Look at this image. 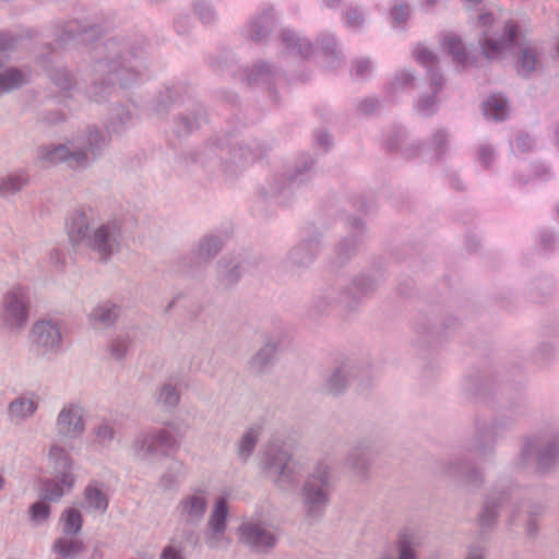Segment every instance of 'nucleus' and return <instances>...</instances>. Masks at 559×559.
<instances>
[{
    "label": "nucleus",
    "instance_id": "nucleus-1",
    "mask_svg": "<svg viewBox=\"0 0 559 559\" xmlns=\"http://www.w3.org/2000/svg\"><path fill=\"white\" fill-rule=\"evenodd\" d=\"M478 22L484 27L479 45L487 59H499L512 47H518L516 70L526 76L535 72L542 64V51L538 45L526 38L520 26L513 22L503 25L501 33L493 26L491 14H480Z\"/></svg>",
    "mask_w": 559,
    "mask_h": 559
},
{
    "label": "nucleus",
    "instance_id": "nucleus-2",
    "mask_svg": "<svg viewBox=\"0 0 559 559\" xmlns=\"http://www.w3.org/2000/svg\"><path fill=\"white\" fill-rule=\"evenodd\" d=\"M108 144V136L96 127H87L58 143L36 150V162L43 166L66 164L70 168H86L98 158Z\"/></svg>",
    "mask_w": 559,
    "mask_h": 559
},
{
    "label": "nucleus",
    "instance_id": "nucleus-3",
    "mask_svg": "<svg viewBox=\"0 0 559 559\" xmlns=\"http://www.w3.org/2000/svg\"><path fill=\"white\" fill-rule=\"evenodd\" d=\"M67 234L73 246H84L105 261L118 251L121 239L119 224L116 221L99 222L92 207L75 210L70 215Z\"/></svg>",
    "mask_w": 559,
    "mask_h": 559
},
{
    "label": "nucleus",
    "instance_id": "nucleus-4",
    "mask_svg": "<svg viewBox=\"0 0 559 559\" xmlns=\"http://www.w3.org/2000/svg\"><path fill=\"white\" fill-rule=\"evenodd\" d=\"M32 296L28 286L13 284L1 296L0 333L16 335L28 324Z\"/></svg>",
    "mask_w": 559,
    "mask_h": 559
},
{
    "label": "nucleus",
    "instance_id": "nucleus-5",
    "mask_svg": "<svg viewBox=\"0 0 559 559\" xmlns=\"http://www.w3.org/2000/svg\"><path fill=\"white\" fill-rule=\"evenodd\" d=\"M331 471L326 460L319 461L301 486L299 498L309 519H319L326 510L331 495Z\"/></svg>",
    "mask_w": 559,
    "mask_h": 559
},
{
    "label": "nucleus",
    "instance_id": "nucleus-6",
    "mask_svg": "<svg viewBox=\"0 0 559 559\" xmlns=\"http://www.w3.org/2000/svg\"><path fill=\"white\" fill-rule=\"evenodd\" d=\"M178 447V440L167 428H150L138 433L129 447L130 455L138 462L150 463L164 450Z\"/></svg>",
    "mask_w": 559,
    "mask_h": 559
},
{
    "label": "nucleus",
    "instance_id": "nucleus-7",
    "mask_svg": "<svg viewBox=\"0 0 559 559\" xmlns=\"http://www.w3.org/2000/svg\"><path fill=\"white\" fill-rule=\"evenodd\" d=\"M264 472L266 476L282 489H288L295 486L299 478L300 468L292 454L274 445H269L265 450Z\"/></svg>",
    "mask_w": 559,
    "mask_h": 559
},
{
    "label": "nucleus",
    "instance_id": "nucleus-8",
    "mask_svg": "<svg viewBox=\"0 0 559 559\" xmlns=\"http://www.w3.org/2000/svg\"><path fill=\"white\" fill-rule=\"evenodd\" d=\"M87 429V409L83 402L72 400L60 407L55 418V430L63 440L81 438Z\"/></svg>",
    "mask_w": 559,
    "mask_h": 559
},
{
    "label": "nucleus",
    "instance_id": "nucleus-9",
    "mask_svg": "<svg viewBox=\"0 0 559 559\" xmlns=\"http://www.w3.org/2000/svg\"><path fill=\"white\" fill-rule=\"evenodd\" d=\"M210 491L205 486L190 488L177 502L174 514L185 526H198L209 509Z\"/></svg>",
    "mask_w": 559,
    "mask_h": 559
},
{
    "label": "nucleus",
    "instance_id": "nucleus-10",
    "mask_svg": "<svg viewBox=\"0 0 559 559\" xmlns=\"http://www.w3.org/2000/svg\"><path fill=\"white\" fill-rule=\"evenodd\" d=\"M28 338L40 355L58 354L63 344L62 322L51 318L39 319L32 325Z\"/></svg>",
    "mask_w": 559,
    "mask_h": 559
},
{
    "label": "nucleus",
    "instance_id": "nucleus-11",
    "mask_svg": "<svg viewBox=\"0 0 559 559\" xmlns=\"http://www.w3.org/2000/svg\"><path fill=\"white\" fill-rule=\"evenodd\" d=\"M241 544L254 552H266L276 545L274 530L259 516L243 519L237 530Z\"/></svg>",
    "mask_w": 559,
    "mask_h": 559
},
{
    "label": "nucleus",
    "instance_id": "nucleus-12",
    "mask_svg": "<svg viewBox=\"0 0 559 559\" xmlns=\"http://www.w3.org/2000/svg\"><path fill=\"white\" fill-rule=\"evenodd\" d=\"M520 455L523 463L534 460L537 467L545 472L556 463L558 447L555 444L546 445L539 439H528L523 443Z\"/></svg>",
    "mask_w": 559,
    "mask_h": 559
},
{
    "label": "nucleus",
    "instance_id": "nucleus-13",
    "mask_svg": "<svg viewBox=\"0 0 559 559\" xmlns=\"http://www.w3.org/2000/svg\"><path fill=\"white\" fill-rule=\"evenodd\" d=\"M39 395L33 391L17 395L8 405L9 421L15 426L25 424L35 416L39 408Z\"/></svg>",
    "mask_w": 559,
    "mask_h": 559
},
{
    "label": "nucleus",
    "instance_id": "nucleus-14",
    "mask_svg": "<svg viewBox=\"0 0 559 559\" xmlns=\"http://www.w3.org/2000/svg\"><path fill=\"white\" fill-rule=\"evenodd\" d=\"M420 535L414 528H404L399 534L394 545L377 559H417L420 546Z\"/></svg>",
    "mask_w": 559,
    "mask_h": 559
},
{
    "label": "nucleus",
    "instance_id": "nucleus-15",
    "mask_svg": "<svg viewBox=\"0 0 559 559\" xmlns=\"http://www.w3.org/2000/svg\"><path fill=\"white\" fill-rule=\"evenodd\" d=\"M76 479L73 472L57 473L56 479L43 483L41 497L49 501H58L74 488Z\"/></svg>",
    "mask_w": 559,
    "mask_h": 559
},
{
    "label": "nucleus",
    "instance_id": "nucleus-16",
    "mask_svg": "<svg viewBox=\"0 0 559 559\" xmlns=\"http://www.w3.org/2000/svg\"><path fill=\"white\" fill-rule=\"evenodd\" d=\"M120 308L111 302L104 301L96 305L88 314L90 323L95 328L111 326L118 319Z\"/></svg>",
    "mask_w": 559,
    "mask_h": 559
},
{
    "label": "nucleus",
    "instance_id": "nucleus-17",
    "mask_svg": "<svg viewBox=\"0 0 559 559\" xmlns=\"http://www.w3.org/2000/svg\"><path fill=\"white\" fill-rule=\"evenodd\" d=\"M263 432V424L254 423L246 428L237 443V455L241 461H247L253 453L255 445Z\"/></svg>",
    "mask_w": 559,
    "mask_h": 559
},
{
    "label": "nucleus",
    "instance_id": "nucleus-18",
    "mask_svg": "<svg viewBox=\"0 0 559 559\" xmlns=\"http://www.w3.org/2000/svg\"><path fill=\"white\" fill-rule=\"evenodd\" d=\"M48 464L56 471V473L73 472L74 460L69 451L59 443H52L47 451Z\"/></svg>",
    "mask_w": 559,
    "mask_h": 559
},
{
    "label": "nucleus",
    "instance_id": "nucleus-19",
    "mask_svg": "<svg viewBox=\"0 0 559 559\" xmlns=\"http://www.w3.org/2000/svg\"><path fill=\"white\" fill-rule=\"evenodd\" d=\"M278 348V343L274 340H270L251 357L249 360V368L253 372H264L267 370L274 359Z\"/></svg>",
    "mask_w": 559,
    "mask_h": 559
},
{
    "label": "nucleus",
    "instance_id": "nucleus-20",
    "mask_svg": "<svg viewBox=\"0 0 559 559\" xmlns=\"http://www.w3.org/2000/svg\"><path fill=\"white\" fill-rule=\"evenodd\" d=\"M430 80L432 93L421 95L415 105V110L420 116H430L438 109L437 92L442 86V79L438 73L430 72Z\"/></svg>",
    "mask_w": 559,
    "mask_h": 559
},
{
    "label": "nucleus",
    "instance_id": "nucleus-21",
    "mask_svg": "<svg viewBox=\"0 0 559 559\" xmlns=\"http://www.w3.org/2000/svg\"><path fill=\"white\" fill-rule=\"evenodd\" d=\"M229 507L226 497H218L210 511L206 528L213 531H227Z\"/></svg>",
    "mask_w": 559,
    "mask_h": 559
},
{
    "label": "nucleus",
    "instance_id": "nucleus-22",
    "mask_svg": "<svg viewBox=\"0 0 559 559\" xmlns=\"http://www.w3.org/2000/svg\"><path fill=\"white\" fill-rule=\"evenodd\" d=\"M353 376L354 370L349 362H343L335 367L326 379L328 391L333 394L342 392Z\"/></svg>",
    "mask_w": 559,
    "mask_h": 559
},
{
    "label": "nucleus",
    "instance_id": "nucleus-23",
    "mask_svg": "<svg viewBox=\"0 0 559 559\" xmlns=\"http://www.w3.org/2000/svg\"><path fill=\"white\" fill-rule=\"evenodd\" d=\"M28 80V73L19 68L0 69V95L19 88Z\"/></svg>",
    "mask_w": 559,
    "mask_h": 559
},
{
    "label": "nucleus",
    "instance_id": "nucleus-24",
    "mask_svg": "<svg viewBox=\"0 0 559 559\" xmlns=\"http://www.w3.org/2000/svg\"><path fill=\"white\" fill-rule=\"evenodd\" d=\"M84 500L88 509L98 513H105L108 508V498L96 481H92L85 487Z\"/></svg>",
    "mask_w": 559,
    "mask_h": 559
},
{
    "label": "nucleus",
    "instance_id": "nucleus-25",
    "mask_svg": "<svg viewBox=\"0 0 559 559\" xmlns=\"http://www.w3.org/2000/svg\"><path fill=\"white\" fill-rule=\"evenodd\" d=\"M442 48L448 51L453 57V60L462 67H467L473 63L459 36L454 34L444 36L442 40Z\"/></svg>",
    "mask_w": 559,
    "mask_h": 559
},
{
    "label": "nucleus",
    "instance_id": "nucleus-26",
    "mask_svg": "<svg viewBox=\"0 0 559 559\" xmlns=\"http://www.w3.org/2000/svg\"><path fill=\"white\" fill-rule=\"evenodd\" d=\"M484 115L491 120H503L509 114L507 99L502 95H490L483 104Z\"/></svg>",
    "mask_w": 559,
    "mask_h": 559
},
{
    "label": "nucleus",
    "instance_id": "nucleus-27",
    "mask_svg": "<svg viewBox=\"0 0 559 559\" xmlns=\"http://www.w3.org/2000/svg\"><path fill=\"white\" fill-rule=\"evenodd\" d=\"M84 549V545L80 539L73 536H63L58 538L52 547L55 554L58 555L57 559L74 558Z\"/></svg>",
    "mask_w": 559,
    "mask_h": 559
},
{
    "label": "nucleus",
    "instance_id": "nucleus-28",
    "mask_svg": "<svg viewBox=\"0 0 559 559\" xmlns=\"http://www.w3.org/2000/svg\"><path fill=\"white\" fill-rule=\"evenodd\" d=\"M282 41L285 48L292 55H298L301 58H308L312 52V47L306 38L297 36L292 31H284L282 33Z\"/></svg>",
    "mask_w": 559,
    "mask_h": 559
},
{
    "label": "nucleus",
    "instance_id": "nucleus-29",
    "mask_svg": "<svg viewBox=\"0 0 559 559\" xmlns=\"http://www.w3.org/2000/svg\"><path fill=\"white\" fill-rule=\"evenodd\" d=\"M28 182V176L25 171L19 170L10 173L0 179V194L11 195L21 191Z\"/></svg>",
    "mask_w": 559,
    "mask_h": 559
},
{
    "label": "nucleus",
    "instance_id": "nucleus-30",
    "mask_svg": "<svg viewBox=\"0 0 559 559\" xmlns=\"http://www.w3.org/2000/svg\"><path fill=\"white\" fill-rule=\"evenodd\" d=\"M222 248V241L218 237L207 236L200 240L194 250V255L198 262H206L214 258Z\"/></svg>",
    "mask_w": 559,
    "mask_h": 559
},
{
    "label": "nucleus",
    "instance_id": "nucleus-31",
    "mask_svg": "<svg viewBox=\"0 0 559 559\" xmlns=\"http://www.w3.org/2000/svg\"><path fill=\"white\" fill-rule=\"evenodd\" d=\"M60 522L62 524V532L68 536H75L81 532L83 518L82 513L76 508H69L63 511Z\"/></svg>",
    "mask_w": 559,
    "mask_h": 559
},
{
    "label": "nucleus",
    "instance_id": "nucleus-32",
    "mask_svg": "<svg viewBox=\"0 0 559 559\" xmlns=\"http://www.w3.org/2000/svg\"><path fill=\"white\" fill-rule=\"evenodd\" d=\"M180 402V394L171 383L162 384L156 392V403L166 409H174Z\"/></svg>",
    "mask_w": 559,
    "mask_h": 559
},
{
    "label": "nucleus",
    "instance_id": "nucleus-33",
    "mask_svg": "<svg viewBox=\"0 0 559 559\" xmlns=\"http://www.w3.org/2000/svg\"><path fill=\"white\" fill-rule=\"evenodd\" d=\"M117 430L115 425L108 420L103 419L100 420L94 428H93V437L94 441L102 445L107 447L114 439L116 438Z\"/></svg>",
    "mask_w": 559,
    "mask_h": 559
},
{
    "label": "nucleus",
    "instance_id": "nucleus-34",
    "mask_svg": "<svg viewBox=\"0 0 559 559\" xmlns=\"http://www.w3.org/2000/svg\"><path fill=\"white\" fill-rule=\"evenodd\" d=\"M345 466L354 474L362 476L368 466L365 451L360 448L353 449L345 460Z\"/></svg>",
    "mask_w": 559,
    "mask_h": 559
},
{
    "label": "nucleus",
    "instance_id": "nucleus-35",
    "mask_svg": "<svg viewBox=\"0 0 559 559\" xmlns=\"http://www.w3.org/2000/svg\"><path fill=\"white\" fill-rule=\"evenodd\" d=\"M204 542L210 549H226L230 545L226 531L222 530L216 532L206 528Z\"/></svg>",
    "mask_w": 559,
    "mask_h": 559
},
{
    "label": "nucleus",
    "instance_id": "nucleus-36",
    "mask_svg": "<svg viewBox=\"0 0 559 559\" xmlns=\"http://www.w3.org/2000/svg\"><path fill=\"white\" fill-rule=\"evenodd\" d=\"M130 347V340L127 335H118L111 340L108 349L110 355L116 359H122Z\"/></svg>",
    "mask_w": 559,
    "mask_h": 559
},
{
    "label": "nucleus",
    "instance_id": "nucleus-37",
    "mask_svg": "<svg viewBox=\"0 0 559 559\" xmlns=\"http://www.w3.org/2000/svg\"><path fill=\"white\" fill-rule=\"evenodd\" d=\"M414 76L408 71L399 72L390 85V93L392 95L404 91L408 86H412Z\"/></svg>",
    "mask_w": 559,
    "mask_h": 559
},
{
    "label": "nucleus",
    "instance_id": "nucleus-38",
    "mask_svg": "<svg viewBox=\"0 0 559 559\" xmlns=\"http://www.w3.org/2000/svg\"><path fill=\"white\" fill-rule=\"evenodd\" d=\"M448 144V135L443 130H438L431 138L430 146L432 156L439 157L445 152Z\"/></svg>",
    "mask_w": 559,
    "mask_h": 559
},
{
    "label": "nucleus",
    "instance_id": "nucleus-39",
    "mask_svg": "<svg viewBox=\"0 0 559 559\" xmlns=\"http://www.w3.org/2000/svg\"><path fill=\"white\" fill-rule=\"evenodd\" d=\"M29 513H31V519L34 522L40 524V523L46 522L47 519L49 518L50 507L43 501H38V502H35L31 507Z\"/></svg>",
    "mask_w": 559,
    "mask_h": 559
},
{
    "label": "nucleus",
    "instance_id": "nucleus-40",
    "mask_svg": "<svg viewBox=\"0 0 559 559\" xmlns=\"http://www.w3.org/2000/svg\"><path fill=\"white\" fill-rule=\"evenodd\" d=\"M159 559H186L183 547L175 540H170L163 547Z\"/></svg>",
    "mask_w": 559,
    "mask_h": 559
},
{
    "label": "nucleus",
    "instance_id": "nucleus-41",
    "mask_svg": "<svg viewBox=\"0 0 559 559\" xmlns=\"http://www.w3.org/2000/svg\"><path fill=\"white\" fill-rule=\"evenodd\" d=\"M415 59L425 66L429 71L436 63V56L425 47H417L414 51Z\"/></svg>",
    "mask_w": 559,
    "mask_h": 559
},
{
    "label": "nucleus",
    "instance_id": "nucleus-42",
    "mask_svg": "<svg viewBox=\"0 0 559 559\" xmlns=\"http://www.w3.org/2000/svg\"><path fill=\"white\" fill-rule=\"evenodd\" d=\"M313 255L314 254L312 252H309L307 248L304 246L295 248L290 252L292 261L297 264H307L312 260Z\"/></svg>",
    "mask_w": 559,
    "mask_h": 559
},
{
    "label": "nucleus",
    "instance_id": "nucleus-43",
    "mask_svg": "<svg viewBox=\"0 0 559 559\" xmlns=\"http://www.w3.org/2000/svg\"><path fill=\"white\" fill-rule=\"evenodd\" d=\"M48 261L49 263L61 266L66 264L67 254L62 248L55 247L48 252Z\"/></svg>",
    "mask_w": 559,
    "mask_h": 559
},
{
    "label": "nucleus",
    "instance_id": "nucleus-44",
    "mask_svg": "<svg viewBox=\"0 0 559 559\" xmlns=\"http://www.w3.org/2000/svg\"><path fill=\"white\" fill-rule=\"evenodd\" d=\"M409 15V9L407 5H395L391 10V16L396 25L404 23Z\"/></svg>",
    "mask_w": 559,
    "mask_h": 559
},
{
    "label": "nucleus",
    "instance_id": "nucleus-45",
    "mask_svg": "<svg viewBox=\"0 0 559 559\" xmlns=\"http://www.w3.org/2000/svg\"><path fill=\"white\" fill-rule=\"evenodd\" d=\"M269 72H270V68L266 64H259L248 75V82L250 84L258 83V82L264 80V78L269 75Z\"/></svg>",
    "mask_w": 559,
    "mask_h": 559
},
{
    "label": "nucleus",
    "instance_id": "nucleus-46",
    "mask_svg": "<svg viewBox=\"0 0 559 559\" xmlns=\"http://www.w3.org/2000/svg\"><path fill=\"white\" fill-rule=\"evenodd\" d=\"M372 69V64L368 59L357 60L353 68V74L357 78L366 76Z\"/></svg>",
    "mask_w": 559,
    "mask_h": 559
},
{
    "label": "nucleus",
    "instance_id": "nucleus-47",
    "mask_svg": "<svg viewBox=\"0 0 559 559\" xmlns=\"http://www.w3.org/2000/svg\"><path fill=\"white\" fill-rule=\"evenodd\" d=\"M533 146V140L527 134H521L514 142V150L519 153L527 152Z\"/></svg>",
    "mask_w": 559,
    "mask_h": 559
},
{
    "label": "nucleus",
    "instance_id": "nucleus-48",
    "mask_svg": "<svg viewBox=\"0 0 559 559\" xmlns=\"http://www.w3.org/2000/svg\"><path fill=\"white\" fill-rule=\"evenodd\" d=\"M364 17L357 10H349L346 13V25L352 28H358L361 26Z\"/></svg>",
    "mask_w": 559,
    "mask_h": 559
},
{
    "label": "nucleus",
    "instance_id": "nucleus-49",
    "mask_svg": "<svg viewBox=\"0 0 559 559\" xmlns=\"http://www.w3.org/2000/svg\"><path fill=\"white\" fill-rule=\"evenodd\" d=\"M16 45V39L8 34L0 33V52H7L12 50Z\"/></svg>",
    "mask_w": 559,
    "mask_h": 559
},
{
    "label": "nucleus",
    "instance_id": "nucleus-50",
    "mask_svg": "<svg viewBox=\"0 0 559 559\" xmlns=\"http://www.w3.org/2000/svg\"><path fill=\"white\" fill-rule=\"evenodd\" d=\"M328 40H329V43H328V45H326V47L324 49H325L326 56L331 55L330 56L331 57V61L329 62V66L331 68H335V67H337L340 64V59L335 55L336 53V43H335L333 37H330Z\"/></svg>",
    "mask_w": 559,
    "mask_h": 559
},
{
    "label": "nucleus",
    "instance_id": "nucleus-51",
    "mask_svg": "<svg viewBox=\"0 0 559 559\" xmlns=\"http://www.w3.org/2000/svg\"><path fill=\"white\" fill-rule=\"evenodd\" d=\"M496 518V510L489 503H487L484 508V511L480 514V522L484 525L489 524Z\"/></svg>",
    "mask_w": 559,
    "mask_h": 559
},
{
    "label": "nucleus",
    "instance_id": "nucleus-52",
    "mask_svg": "<svg viewBox=\"0 0 559 559\" xmlns=\"http://www.w3.org/2000/svg\"><path fill=\"white\" fill-rule=\"evenodd\" d=\"M492 156H493V151L491 150V147H489L487 145L480 146L479 152H478V159L480 163H483L484 165H488L489 162L491 160Z\"/></svg>",
    "mask_w": 559,
    "mask_h": 559
},
{
    "label": "nucleus",
    "instance_id": "nucleus-53",
    "mask_svg": "<svg viewBox=\"0 0 559 559\" xmlns=\"http://www.w3.org/2000/svg\"><path fill=\"white\" fill-rule=\"evenodd\" d=\"M55 82L58 86H60L62 90H67L70 87V75L68 72L63 71L59 73L55 78Z\"/></svg>",
    "mask_w": 559,
    "mask_h": 559
},
{
    "label": "nucleus",
    "instance_id": "nucleus-54",
    "mask_svg": "<svg viewBox=\"0 0 559 559\" xmlns=\"http://www.w3.org/2000/svg\"><path fill=\"white\" fill-rule=\"evenodd\" d=\"M199 15L201 17V20L205 23H209L213 20L214 17V12L212 10L211 7L209 5H201L199 8Z\"/></svg>",
    "mask_w": 559,
    "mask_h": 559
},
{
    "label": "nucleus",
    "instance_id": "nucleus-55",
    "mask_svg": "<svg viewBox=\"0 0 559 559\" xmlns=\"http://www.w3.org/2000/svg\"><path fill=\"white\" fill-rule=\"evenodd\" d=\"M465 559H484V549L480 547L469 548Z\"/></svg>",
    "mask_w": 559,
    "mask_h": 559
},
{
    "label": "nucleus",
    "instance_id": "nucleus-56",
    "mask_svg": "<svg viewBox=\"0 0 559 559\" xmlns=\"http://www.w3.org/2000/svg\"><path fill=\"white\" fill-rule=\"evenodd\" d=\"M374 105H376V102H374V100H372V99L366 100V102L362 104V106H361V110H362L364 112H367V114H368V112H371V111L373 110Z\"/></svg>",
    "mask_w": 559,
    "mask_h": 559
},
{
    "label": "nucleus",
    "instance_id": "nucleus-57",
    "mask_svg": "<svg viewBox=\"0 0 559 559\" xmlns=\"http://www.w3.org/2000/svg\"><path fill=\"white\" fill-rule=\"evenodd\" d=\"M464 473H465V477H466L467 481L474 483V481L477 480V475H476V473L474 471H469L468 469V471H466Z\"/></svg>",
    "mask_w": 559,
    "mask_h": 559
},
{
    "label": "nucleus",
    "instance_id": "nucleus-58",
    "mask_svg": "<svg viewBox=\"0 0 559 559\" xmlns=\"http://www.w3.org/2000/svg\"><path fill=\"white\" fill-rule=\"evenodd\" d=\"M464 1V4L467 9H473L474 7H476L478 3H480L481 0H463Z\"/></svg>",
    "mask_w": 559,
    "mask_h": 559
},
{
    "label": "nucleus",
    "instance_id": "nucleus-59",
    "mask_svg": "<svg viewBox=\"0 0 559 559\" xmlns=\"http://www.w3.org/2000/svg\"><path fill=\"white\" fill-rule=\"evenodd\" d=\"M354 285H355V288H356L358 292H360L361 294H365V293H367V290H368V288H367V287H365V286L362 285V282H361V281H359V282H355V284H354Z\"/></svg>",
    "mask_w": 559,
    "mask_h": 559
},
{
    "label": "nucleus",
    "instance_id": "nucleus-60",
    "mask_svg": "<svg viewBox=\"0 0 559 559\" xmlns=\"http://www.w3.org/2000/svg\"><path fill=\"white\" fill-rule=\"evenodd\" d=\"M115 76L119 80V82H120V84H121V85H127V84H128V82H126V81L123 80V71H122V70H120V71L116 72V73H115Z\"/></svg>",
    "mask_w": 559,
    "mask_h": 559
},
{
    "label": "nucleus",
    "instance_id": "nucleus-61",
    "mask_svg": "<svg viewBox=\"0 0 559 559\" xmlns=\"http://www.w3.org/2000/svg\"><path fill=\"white\" fill-rule=\"evenodd\" d=\"M264 35V32L260 31V29H254L252 28V38H255V39H260L262 36Z\"/></svg>",
    "mask_w": 559,
    "mask_h": 559
},
{
    "label": "nucleus",
    "instance_id": "nucleus-62",
    "mask_svg": "<svg viewBox=\"0 0 559 559\" xmlns=\"http://www.w3.org/2000/svg\"><path fill=\"white\" fill-rule=\"evenodd\" d=\"M5 483V477L3 476V474L0 473V492L3 490Z\"/></svg>",
    "mask_w": 559,
    "mask_h": 559
},
{
    "label": "nucleus",
    "instance_id": "nucleus-63",
    "mask_svg": "<svg viewBox=\"0 0 559 559\" xmlns=\"http://www.w3.org/2000/svg\"><path fill=\"white\" fill-rule=\"evenodd\" d=\"M174 465H175V469L178 472H182L185 468V466L181 462H176Z\"/></svg>",
    "mask_w": 559,
    "mask_h": 559
},
{
    "label": "nucleus",
    "instance_id": "nucleus-64",
    "mask_svg": "<svg viewBox=\"0 0 559 559\" xmlns=\"http://www.w3.org/2000/svg\"><path fill=\"white\" fill-rule=\"evenodd\" d=\"M555 141L559 145V126L555 130Z\"/></svg>",
    "mask_w": 559,
    "mask_h": 559
}]
</instances>
